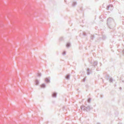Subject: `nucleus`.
Listing matches in <instances>:
<instances>
[{
    "mask_svg": "<svg viewBox=\"0 0 124 124\" xmlns=\"http://www.w3.org/2000/svg\"><path fill=\"white\" fill-rule=\"evenodd\" d=\"M45 82L47 83H48L49 81V80L48 78H46L45 79Z\"/></svg>",
    "mask_w": 124,
    "mask_h": 124,
    "instance_id": "nucleus-1",
    "label": "nucleus"
},
{
    "mask_svg": "<svg viewBox=\"0 0 124 124\" xmlns=\"http://www.w3.org/2000/svg\"><path fill=\"white\" fill-rule=\"evenodd\" d=\"M40 86L42 88H44L45 86V85L44 84H43L41 85Z\"/></svg>",
    "mask_w": 124,
    "mask_h": 124,
    "instance_id": "nucleus-2",
    "label": "nucleus"
},
{
    "mask_svg": "<svg viewBox=\"0 0 124 124\" xmlns=\"http://www.w3.org/2000/svg\"><path fill=\"white\" fill-rule=\"evenodd\" d=\"M56 93H54L53 95H52V96H53V97H55L56 96Z\"/></svg>",
    "mask_w": 124,
    "mask_h": 124,
    "instance_id": "nucleus-3",
    "label": "nucleus"
},
{
    "mask_svg": "<svg viewBox=\"0 0 124 124\" xmlns=\"http://www.w3.org/2000/svg\"><path fill=\"white\" fill-rule=\"evenodd\" d=\"M39 83V81L37 80H36L35 81V84L36 85H37Z\"/></svg>",
    "mask_w": 124,
    "mask_h": 124,
    "instance_id": "nucleus-4",
    "label": "nucleus"
},
{
    "mask_svg": "<svg viewBox=\"0 0 124 124\" xmlns=\"http://www.w3.org/2000/svg\"><path fill=\"white\" fill-rule=\"evenodd\" d=\"M70 45V44L69 43H67L66 45V46L67 47H69Z\"/></svg>",
    "mask_w": 124,
    "mask_h": 124,
    "instance_id": "nucleus-5",
    "label": "nucleus"
},
{
    "mask_svg": "<svg viewBox=\"0 0 124 124\" xmlns=\"http://www.w3.org/2000/svg\"><path fill=\"white\" fill-rule=\"evenodd\" d=\"M70 77V76L69 75H67L66 77V78L68 79Z\"/></svg>",
    "mask_w": 124,
    "mask_h": 124,
    "instance_id": "nucleus-6",
    "label": "nucleus"
},
{
    "mask_svg": "<svg viewBox=\"0 0 124 124\" xmlns=\"http://www.w3.org/2000/svg\"><path fill=\"white\" fill-rule=\"evenodd\" d=\"M38 76H40L41 75V74L40 73H38Z\"/></svg>",
    "mask_w": 124,
    "mask_h": 124,
    "instance_id": "nucleus-7",
    "label": "nucleus"
},
{
    "mask_svg": "<svg viewBox=\"0 0 124 124\" xmlns=\"http://www.w3.org/2000/svg\"><path fill=\"white\" fill-rule=\"evenodd\" d=\"M63 54H65V51H64L63 53Z\"/></svg>",
    "mask_w": 124,
    "mask_h": 124,
    "instance_id": "nucleus-8",
    "label": "nucleus"
},
{
    "mask_svg": "<svg viewBox=\"0 0 124 124\" xmlns=\"http://www.w3.org/2000/svg\"><path fill=\"white\" fill-rule=\"evenodd\" d=\"M110 81L111 82H112V80L111 79H110Z\"/></svg>",
    "mask_w": 124,
    "mask_h": 124,
    "instance_id": "nucleus-9",
    "label": "nucleus"
}]
</instances>
